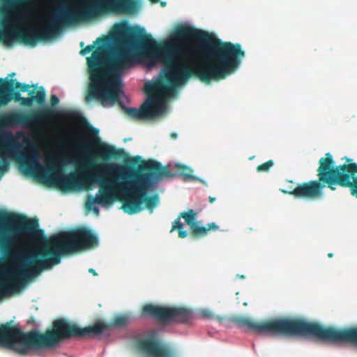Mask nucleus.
<instances>
[{"instance_id": "23", "label": "nucleus", "mask_w": 357, "mask_h": 357, "mask_svg": "<svg viewBox=\"0 0 357 357\" xmlns=\"http://www.w3.org/2000/svg\"><path fill=\"white\" fill-rule=\"evenodd\" d=\"M146 166L149 168H153L156 169L160 167V164L158 162L153 161V160H149L146 162Z\"/></svg>"}, {"instance_id": "24", "label": "nucleus", "mask_w": 357, "mask_h": 357, "mask_svg": "<svg viewBox=\"0 0 357 357\" xmlns=\"http://www.w3.org/2000/svg\"><path fill=\"white\" fill-rule=\"evenodd\" d=\"M33 125H34L33 121L30 120V119H26L21 123V126L23 128H31L32 126H33Z\"/></svg>"}, {"instance_id": "10", "label": "nucleus", "mask_w": 357, "mask_h": 357, "mask_svg": "<svg viewBox=\"0 0 357 357\" xmlns=\"http://www.w3.org/2000/svg\"><path fill=\"white\" fill-rule=\"evenodd\" d=\"M143 313L145 315L167 322H184L192 316L191 312L183 307H166L152 304L146 305L143 308Z\"/></svg>"}, {"instance_id": "19", "label": "nucleus", "mask_w": 357, "mask_h": 357, "mask_svg": "<svg viewBox=\"0 0 357 357\" xmlns=\"http://www.w3.org/2000/svg\"><path fill=\"white\" fill-rule=\"evenodd\" d=\"M129 321V317L126 314H120L116 317L115 325H123Z\"/></svg>"}, {"instance_id": "33", "label": "nucleus", "mask_w": 357, "mask_h": 357, "mask_svg": "<svg viewBox=\"0 0 357 357\" xmlns=\"http://www.w3.org/2000/svg\"><path fill=\"white\" fill-rule=\"evenodd\" d=\"M215 200V198H210L211 202H213Z\"/></svg>"}, {"instance_id": "21", "label": "nucleus", "mask_w": 357, "mask_h": 357, "mask_svg": "<svg viewBox=\"0 0 357 357\" xmlns=\"http://www.w3.org/2000/svg\"><path fill=\"white\" fill-rule=\"evenodd\" d=\"M273 165V162L272 160H269L264 164L260 165L258 167V171H266L268 170L271 167H272Z\"/></svg>"}, {"instance_id": "31", "label": "nucleus", "mask_w": 357, "mask_h": 357, "mask_svg": "<svg viewBox=\"0 0 357 357\" xmlns=\"http://www.w3.org/2000/svg\"><path fill=\"white\" fill-rule=\"evenodd\" d=\"M89 271H90L91 273H92L93 275H96V273L95 272V271H94L93 269L91 268V269L89 270Z\"/></svg>"}, {"instance_id": "32", "label": "nucleus", "mask_w": 357, "mask_h": 357, "mask_svg": "<svg viewBox=\"0 0 357 357\" xmlns=\"http://www.w3.org/2000/svg\"><path fill=\"white\" fill-rule=\"evenodd\" d=\"M72 134H73V136H75V135H77L78 132H72Z\"/></svg>"}, {"instance_id": "11", "label": "nucleus", "mask_w": 357, "mask_h": 357, "mask_svg": "<svg viewBox=\"0 0 357 357\" xmlns=\"http://www.w3.org/2000/svg\"><path fill=\"white\" fill-rule=\"evenodd\" d=\"M138 347L145 357H174L153 333L142 336L139 341Z\"/></svg>"}, {"instance_id": "15", "label": "nucleus", "mask_w": 357, "mask_h": 357, "mask_svg": "<svg viewBox=\"0 0 357 357\" xmlns=\"http://www.w3.org/2000/svg\"><path fill=\"white\" fill-rule=\"evenodd\" d=\"M13 73L10 77L1 79V105L7 103L12 98L15 89H20L22 91H29L30 86L22 84L13 78Z\"/></svg>"}, {"instance_id": "18", "label": "nucleus", "mask_w": 357, "mask_h": 357, "mask_svg": "<svg viewBox=\"0 0 357 357\" xmlns=\"http://www.w3.org/2000/svg\"><path fill=\"white\" fill-rule=\"evenodd\" d=\"M167 167L168 168H177L179 169H188L190 172H193L192 168H190L183 164H181L180 162H169Z\"/></svg>"}, {"instance_id": "26", "label": "nucleus", "mask_w": 357, "mask_h": 357, "mask_svg": "<svg viewBox=\"0 0 357 357\" xmlns=\"http://www.w3.org/2000/svg\"><path fill=\"white\" fill-rule=\"evenodd\" d=\"M181 175L185 180H198L199 179L198 177L193 176L192 174H188V173H183V174H181Z\"/></svg>"}, {"instance_id": "8", "label": "nucleus", "mask_w": 357, "mask_h": 357, "mask_svg": "<svg viewBox=\"0 0 357 357\" xmlns=\"http://www.w3.org/2000/svg\"><path fill=\"white\" fill-rule=\"evenodd\" d=\"M238 326L261 335L314 336L328 342H349L357 344V328L337 329L300 319H277L256 322L249 317L236 319Z\"/></svg>"}, {"instance_id": "7", "label": "nucleus", "mask_w": 357, "mask_h": 357, "mask_svg": "<svg viewBox=\"0 0 357 357\" xmlns=\"http://www.w3.org/2000/svg\"><path fill=\"white\" fill-rule=\"evenodd\" d=\"M10 152L17 160L26 166L24 171L35 174L47 183L56 185L63 190H82L84 185L75 172L65 174L61 168L66 162L59 151L45 152L47 165L40 164V155L37 146L28 137L22 135V142L16 139L12 141Z\"/></svg>"}, {"instance_id": "6", "label": "nucleus", "mask_w": 357, "mask_h": 357, "mask_svg": "<svg viewBox=\"0 0 357 357\" xmlns=\"http://www.w3.org/2000/svg\"><path fill=\"white\" fill-rule=\"evenodd\" d=\"M106 328L107 325L102 322L82 328L73 322L59 319L54 322L52 330L43 334L37 331L25 333L17 327L1 324V347L19 355H28L55 345L61 337L102 335Z\"/></svg>"}, {"instance_id": "2", "label": "nucleus", "mask_w": 357, "mask_h": 357, "mask_svg": "<svg viewBox=\"0 0 357 357\" xmlns=\"http://www.w3.org/2000/svg\"><path fill=\"white\" fill-rule=\"evenodd\" d=\"M34 223L1 208V246L8 248L9 260L6 270L1 265V298L20 291L29 279L59 264L61 255L99 242L97 234L87 228L63 231L47 241L42 230L27 227Z\"/></svg>"}, {"instance_id": "25", "label": "nucleus", "mask_w": 357, "mask_h": 357, "mask_svg": "<svg viewBox=\"0 0 357 357\" xmlns=\"http://www.w3.org/2000/svg\"><path fill=\"white\" fill-rule=\"evenodd\" d=\"M200 315L204 318H209L212 316V312L208 309H203L200 311Z\"/></svg>"}, {"instance_id": "1", "label": "nucleus", "mask_w": 357, "mask_h": 357, "mask_svg": "<svg viewBox=\"0 0 357 357\" xmlns=\"http://www.w3.org/2000/svg\"><path fill=\"white\" fill-rule=\"evenodd\" d=\"M191 30L178 26L159 44L152 37L139 39L135 37L132 27L126 22L116 23L111 29L109 40L98 38L88 45L80 54L86 55L96 49L87 59L91 71L90 96L98 100L105 107L116 101H128L123 92V73L139 62L150 70L159 63L163 64V76L182 73V63L202 61L229 55H245L239 44L211 42L202 38L204 32L196 31L200 37L197 41L184 42L181 36L188 37Z\"/></svg>"}, {"instance_id": "13", "label": "nucleus", "mask_w": 357, "mask_h": 357, "mask_svg": "<svg viewBox=\"0 0 357 357\" xmlns=\"http://www.w3.org/2000/svg\"><path fill=\"white\" fill-rule=\"evenodd\" d=\"M82 133L86 137V143L96 147V152L104 158H111L116 155H119V152L116 151L115 148L107 144H96L99 142L98 137L99 130L93 127H88L84 129Z\"/></svg>"}, {"instance_id": "16", "label": "nucleus", "mask_w": 357, "mask_h": 357, "mask_svg": "<svg viewBox=\"0 0 357 357\" xmlns=\"http://www.w3.org/2000/svg\"><path fill=\"white\" fill-rule=\"evenodd\" d=\"M73 153L75 162L81 165H84L85 163L89 162L91 158V153L83 155L82 152L79 149H74Z\"/></svg>"}, {"instance_id": "22", "label": "nucleus", "mask_w": 357, "mask_h": 357, "mask_svg": "<svg viewBox=\"0 0 357 357\" xmlns=\"http://www.w3.org/2000/svg\"><path fill=\"white\" fill-rule=\"evenodd\" d=\"M35 98V100H36L39 103H43L45 100V93L44 90L39 91L37 96Z\"/></svg>"}, {"instance_id": "9", "label": "nucleus", "mask_w": 357, "mask_h": 357, "mask_svg": "<svg viewBox=\"0 0 357 357\" xmlns=\"http://www.w3.org/2000/svg\"><path fill=\"white\" fill-rule=\"evenodd\" d=\"M318 171L320 180L328 183L333 190L335 189V184L357 188V165L355 163L335 167L332 155L328 153L325 158L320 159Z\"/></svg>"}, {"instance_id": "5", "label": "nucleus", "mask_w": 357, "mask_h": 357, "mask_svg": "<svg viewBox=\"0 0 357 357\" xmlns=\"http://www.w3.org/2000/svg\"><path fill=\"white\" fill-rule=\"evenodd\" d=\"M244 55H229L202 61L182 63V74L163 76V67L158 77L146 87L152 91L149 100L139 109L126 107L127 113L133 118H155L165 114L167 111V101L175 96L177 90L185 85L194 73L204 81L220 79L234 73Z\"/></svg>"}, {"instance_id": "4", "label": "nucleus", "mask_w": 357, "mask_h": 357, "mask_svg": "<svg viewBox=\"0 0 357 357\" xmlns=\"http://www.w3.org/2000/svg\"><path fill=\"white\" fill-rule=\"evenodd\" d=\"M80 177L89 184H98L96 195L86 202L89 211L99 214V206L107 207L114 202L128 199L122 206L128 214H134L144 207L151 211L158 204L157 195L149 196L161 180L162 174L157 172L145 173L134 178L133 167L116 162H101L79 172Z\"/></svg>"}, {"instance_id": "27", "label": "nucleus", "mask_w": 357, "mask_h": 357, "mask_svg": "<svg viewBox=\"0 0 357 357\" xmlns=\"http://www.w3.org/2000/svg\"><path fill=\"white\" fill-rule=\"evenodd\" d=\"M206 229H207V231H206V232H207L208 231H209L211 229L217 230L218 229V227L215 223L212 222V223L208 224V227H206Z\"/></svg>"}, {"instance_id": "35", "label": "nucleus", "mask_w": 357, "mask_h": 357, "mask_svg": "<svg viewBox=\"0 0 357 357\" xmlns=\"http://www.w3.org/2000/svg\"><path fill=\"white\" fill-rule=\"evenodd\" d=\"M81 46H84V43H81Z\"/></svg>"}, {"instance_id": "20", "label": "nucleus", "mask_w": 357, "mask_h": 357, "mask_svg": "<svg viewBox=\"0 0 357 357\" xmlns=\"http://www.w3.org/2000/svg\"><path fill=\"white\" fill-rule=\"evenodd\" d=\"M1 148H3V144H1ZM1 174H2L4 171H6L7 165H8L6 154L3 152V149H1Z\"/></svg>"}, {"instance_id": "28", "label": "nucleus", "mask_w": 357, "mask_h": 357, "mask_svg": "<svg viewBox=\"0 0 357 357\" xmlns=\"http://www.w3.org/2000/svg\"><path fill=\"white\" fill-rule=\"evenodd\" d=\"M52 105H56L59 102V98L56 95H52L51 97Z\"/></svg>"}, {"instance_id": "14", "label": "nucleus", "mask_w": 357, "mask_h": 357, "mask_svg": "<svg viewBox=\"0 0 357 357\" xmlns=\"http://www.w3.org/2000/svg\"><path fill=\"white\" fill-rule=\"evenodd\" d=\"M324 188L317 181H310L299 184L290 194L298 198H314L322 195V189Z\"/></svg>"}, {"instance_id": "3", "label": "nucleus", "mask_w": 357, "mask_h": 357, "mask_svg": "<svg viewBox=\"0 0 357 357\" xmlns=\"http://www.w3.org/2000/svg\"><path fill=\"white\" fill-rule=\"evenodd\" d=\"M61 7L50 13L44 6L37 9L20 8L1 20V40L13 43L22 38L33 46L40 38L52 39L61 31L62 24H72L80 19L99 16L109 10L132 11L138 0H63Z\"/></svg>"}, {"instance_id": "34", "label": "nucleus", "mask_w": 357, "mask_h": 357, "mask_svg": "<svg viewBox=\"0 0 357 357\" xmlns=\"http://www.w3.org/2000/svg\"><path fill=\"white\" fill-rule=\"evenodd\" d=\"M328 256H329L330 257H332V254H331V253H330V254L328 255Z\"/></svg>"}, {"instance_id": "30", "label": "nucleus", "mask_w": 357, "mask_h": 357, "mask_svg": "<svg viewBox=\"0 0 357 357\" xmlns=\"http://www.w3.org/2000/svg\"><path fill=\"white\" fill-rule=\"evenodd\" d=\"M351 193H352V195L357 194V190H355V189H352V190H351Z\"/></svg>"}, {"instance_id": "17", "label": "nucleus", "mask_w": 357, "mask_h": 357, "mask_svg": "<svg viewBox=\"0 0 357 357\" xmlns=\"http://www.w3.org/2000/svg\"><path fill=\"white\" fill-rule=\"evenodd\" d=\"M35 96L31 98H22L20 94L16 95V100L20 101L23 105H30L35 100Z\"/></svg>"}, {"instance_id": "12", "label": "nucleus", "mask_w": 357, "mask_h": 357, "mask_svg": "<svg viewBox=\"0 0 357 357\" xmlns=\"http://www.w3.org/2000/svg\"><path fill=\"white\" fill-rule=\"evenodd\" d=\"M181 218L185 220V222L188 225L192 231L197 234H204L206 233L207 229L206 227L202 226L201 223L197 220V213L193 210L190 209L188 211H183L180 213V215L177 219L174 220L172 225V229L171 232L175 229H178L179 232V236L181 238H185L187 236V231L184 230V225L181 222Z\"/></svg>"}, {"instance_id": "29", "label": "nucleus", "mask_w": 357, "mask_h": 357, "mask_svg": "<svg viewBox=\"0 0 357 357\" xmlns=\"http://www.w3.org/2000/svg\"><path fill=\"white\" fill-rule=\"evenodd\" d=\"M67 145V143L66 142H62V144L59 146V149L60 151H62Z\"/></svg>"}]
</instances>
